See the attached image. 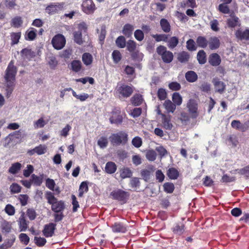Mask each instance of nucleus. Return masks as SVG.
I'll return each mask as SVG.
<instances>
[{
  "mask_svg": "<svg viewBox=\"0 0 249 249\" xmlns=\"http://www.w3.org/2000/svg\"><path fill=\"white\" fill-rule=\"evenodd\" d=\"M17 72V69L14 66V61L11 60L5 71L4 75V79L6 82L7 96H9L13 91L15 85Z\"/></svg>",
  "mask_w": 249,
  "mask_h": 249,
  "instance_id": "1",
  "label": "nucleus"
},
{
  "mask_svg": "<svg viewBox=\"0 0 249 249\" xmlns=\"http://www.w3.org/2000/svg\"><path fill=\"white\" fill-rule=\"evenodd\" d=\"M110 141L113 145H125L128 142V134L124 131L114 133L109 137Z\"/></svg>",
  "mask_w": 249,
  "mask_h": 249,
  "instance_id": "2",
  "label": "nucleus"
},
{
  "mask_svg": "<svg viewBox=\"0 0 249 249\" xmlns=\"http://www.w3.org/2000/svg\"><path fill=\"white\" fill-rule=\"evenodd\" d=\"M157 53L161 56L162 61L165 63H170L173 60V53L167 50L166 47L160 45L157 48Z\"/></svg>",
  "mask_w": 249,
  "mask_h": 249,
  "instance_id": "3",
  "label": "nucleus"
},
{
  "mask_svg": "<svg viewBox=\"0 0 249 249\" xmlns=\"http://www.w3.org/2000/svg\"><path fill=\"white\" fill-rule=\"evenodd\" d=\"M112 199L125 203L129 199L130 194L128 192L122 189H117L112 191L110 194Z\"/></svg>",
  "mask_w": 249,
  "mask_h": 249,
  "instance_id": "4",
  "label": "nucleus"
},
{
  "mask_svg": "<svg viewBox=\"0 0 249 249\" xmlns=\"http://www.w3.org/2000/svg\"><path fill=\"white\" fill-rule=\"evenodd\" d=\"M111 116L109 120L111 124H120L123 122V118L121 114V108L119 107H115L110 112Z\"/></svg>",
  "mask_w": 249,
  "mask_h": 249,
  "instance_id": "5",
  "label": "nucleus"
},
{
  "mask_svg": "<svg viewBox=\"0 0 249 249\" xmlns=\"http://www.w3.org/2000/svg\"><path fill=\"white\" fill-rule=\"evenodd\" d=\"M188 112L192 119H196L199 115L198 104L194 99H190L187 103Z\"/></svg>",
  "mask_w": 249,
  "mask_h": 249,
  "instance_id": "6",
  "label": "nucleus"
},
{
  "mask_svg": "<svg viewBox=\"0 0 249 249\" xmlns=\"http://www.w3.org/2000/svg\"><path fill=\"white\" fill-rule=\"evenodd\" d=\"M81 7L83 12L87 15L93 14L97 9L93 0H83Z\"/></svg>",
  "mask_w": 249,
  "mask_h": 249,
  "instance_id": "7",
  "label": "nucleus"
},
{
  "mask_svg": "<svg viewBox=\"0 0 249 249\" xmlns=\"http://www.w3.org/2000/svg\"><path fill=\"white\" fill-rule=\"evenodd\" d=\"M53 47L56 50L62 49L65 45L66 39L62 34H57L53 36L52 40Z\"/></svg>",
  "mask_w": 249,
  "mask_h": 249,
  "instance_id": "8",
  "label": "nucleus"
},
{
  "mask_svg": "<svg viewBox=\"0 0 249 249\" xmlns=\"http://www.w3.org/2000/svg\"><path fill=\"white\" fill-rule=\"evenodd\" d=\"M110 228L114 233H124L128 231V225L124 222L117 221L111 225Z\"/></svg>",
  "mask_w": 249,
  "mask_h": 249,
  "instance_id": "9",
  "label": "nucleus"
},
{
  "mask_svg": "<svg viewBox=\"0 0 249 249\" xmlns=\"http://www.w3.org/2000/svg\"><path fill=\"white\" fill-rule=\"evenodd\" d=\"M63 3H51L45 8V12L50 15L58 13L63 9Z\"/></svg>",
  "mask_w": 249,
  "mask_h": 249,
  "instance_id": "10",
  "label": "nucleus"
},
{
  "mask_svg": "<svg viewBox=\"0 0 249 249\" xmlns=\"http://www.w3.org/2000/svg\"><path fill=\"white\" fill-rule=\"evenodd\" d=\"M118 92L124 98L130 97L133 92L132 87L123 84L117 89Z\"/></svg>",
  "mask_w": 249,
  "mask_h": 249,
  "instance_id": "11",
  "label": "nucleus"
},
{
  "mask_svg": "<svg viewBox=\"0 0 249 249\" xmlns=\"http://www.w3.org/2000/svg\"><path fill=\"white\" fill-rule=\"evenodd\" d=\"M56 226V224L53 223H50L45 225L42 231L43 235L47 238L52 237L54 234Z\"/></svg>",
  "mask_w": 249,
  "mask_h": 249,
  "instance_id": "12",
  "label": "nucleus"
},
{
  "mask_svg": "<svg viewBox=\"0 0 249 249\" xmlns=\"http://www.w3.org/2000/svg\"><path fill=\"white\" fill-rule=\"evenodd\" d=\"M51 209L54 213L63 212L65 209V203L63 200H57L51 204Z\"/></svg>",
  "mask_w": 249,
  "mask_h": 249,
  "instance_id": "13",
  "label": "nucleus"
},
{
  "mask_svg": "<svg viewBox=\"0 0 249 249\" xmlns=\"http://www.w3.org/2000/svg\"><path fill=\"white\" fill-rule=\"evenodd\" d=\"M46 150L47 146L45 145L39 144L33 149L28 150L27 153L29 156H32L35 153L38 155H41L45 153Z\"/></svg>",
  "mask_w": 249,
  "mask_h": 249,
  "instance_id": "14",
  "label": "nucleus"
},
{
  "mask_svg": "<svg viewBox=\"0 0 249 249\" xmlns=\"http://www.w3.org/2000/svg\"><path fill=\"white\" fill-rule=\"evenodd\" d=\"M172 116L170 115H162L161 122L162 127L166 130H171L173 125L171 122Z\"/></svg>",
  "mask_w": 249,
  "mask_h": 249,
  "instance_id": "15",
  "label": "nucleus"
},
{
  "mask_svg": "<svg viewBox=\"0 0 249 249\" xmlns=\"http://www.w3.org/2000/svg\"><path fill=\"white\" fill-rule=\"evenodd\" d=\"M208 61L211 66L216 67L220 64L221 62V59L218 53H213L209 55Z\"/></svg>",
  "mask_w": 249,
  "mask_h": 249,
  "instance_id": "16",
  "label": "nucleus"
},
{
  "mask_svg": "<svg viewBox=\"0 0 249 249\" xmlns=\"http://www.w3.org/2000/svg\"><path fill=\"white\" fill-rule=\"evenodd\" d=\"M212 82L216 92L221 94L225 91L226 85L223 82L220 81L217 78H213Z\"/></svg>",
  "mask_w": 249,
  "mask_h": 249,
  "instance_id": "17",
  "label": "nucleus"
},
{
  "mask_svg": "<svg viewBox=\"0 0 249 249\" xmlns=\"http://www.w3.org/2000/svg\"><path fill=\"white\" fill-rule=\"evenodd\" d=\"M208 45L211 50H215L218 49L220 46V41L218 37L212 36L209 38Z\"/></svg>",
  "mask_w": 249,
  "mask_h": 249,
  "instance_id": "18",
  "label": "nucleus"
},
{
  "mask_svg": "<svg viewBox=\"0 0 249 249\" xmlns=\"http://www.w3.org/2000/svg\"><path fill=\"white\" fill-rule=\"evenodd\" d=\"M16 240V236L14 234H11L9 238L5 240L4 243L0 246V249H8L14 244Z\"/></svg>",
  "mask_w": 249,
  "mask_h": 249,
  "instance_id": "19",
  "label": "nucleus"
},
{
  "mask_svg": "<svg viewBox=\"0 0 249 249\" xmlns=\"http://www.w3.org/2000/svg\"><path fill=\"white\" fill-rule=\"evenodd\" d=\"M237 38L242 40H249V29H246L244 31L238 29L235 33Z\"/></svg>",
  "mask_w": 249,
  "mask_h": 249,
  "instance_id": "20",
  "label": "nucleus"
},
{
  "mask_svg": "<svg viewBox=\"0 0 249 249\" xmlns=\"http://www.w3.org/2000/svg\"><path fill=\"white\" fill-rule=\"evenodd\" d=\"M185 225L181 223H176L172 228L174 234L177 235H182L185 231Z\"/></svg>",
  "mask_w": 249,
  "mask_h": 249,
  "instance_id": "21",
  "label": "nucleus"
},
{
  "mask_svg": "<svg viewBox=\"0 0 249 249\" xmlns=\"http://www.w3.org/2000/svg\"><path fill=\"white\" fill-rule=\"evenodd\" d=\"M130 101L134 106H139L142 103L143 98L141 94L136 93L131 97Z\"/></svg>",
  "mask_w": 249,
  "mask_h": 249,
  "instance_id": "22",
  "label": "nucleus"
},
{
  "mask_svg": "<svg viewBox=\"0 0 249 249\" xmlns=\"http://www.w3.org/2000/svg\"><path fill=\"white\" fill-rule=\"evenodd\" d=\"M117 169V166L115 163L113 161H108L106 164L105 171L108 174L114 173Z\"/></svg>",
  "mask_w": 249,
  "mask_h": 249,
  "instance_id": "23",
  "label": "nucleus"
},
{
  "mask_svg": "<svg viewBox=\"0 0 249 249\" xmlns=\"http://www.w3.org/2000/svg\"><path fill=\"white\" fill-rule=\"evenodd\" d=\"M227 24L228 26L230 28H234L240 25L239 18L234 15L231 16V18L227 20Z\"/></svg>",
  "mask_w": 249,
  "mask_h": 249,
  "instance_id": "24",
  "label": "nucleus"
},
{
  "mask_svg": "<svg viewBox=\"0 0 249 249\" xmlns=\"http://www.w3.org/2000/svg\"><path fill=\"white\" fill-rule=\"evenodd\" d=\"M185 77L186 80L190 83H194L198 79L197 74L193 71H189L186 72Z\"/></svg>",
  "mask_w": 249,
  "mask_h": 249,
  "instance_id": "25",
  "label": "nucleus"
},
{
  "mask_svg": "<svg viewBox=\"0 0 249 249\" xmlns=\"http://www.w3.org/2000/svg\"><path fill=\"white\" fill-rule=\"evenodd\" d=\"M134 26L129 23L125 24L123 29V34L127 37H130L132 35Z\"/></svg>",
  "mask_w": 249,
  "mask_h": 249,
  "instance_id": "26",
  "label": "nucleus"
},
{
  "mask_svg": "<svg viewBox=\"0 0 249 249\" xmlns=\"http://www.w3.org/2000/svg\"><path fill=\"white\" fill-rule=\"evenodd\" d=\"M167 175L170 179L175 180L178 178L179 173L176 168L171 167L167 170Z\"/></svg>",
  "mask_w": 249,
  "mask_h": 249,
  "instance_id": "27",
  "label": "nucleus"
},
{
  "mask_svg": "<svg viewBox=\"0 0 249 249\" xmlns=\"http://www.w3.org/2000/svg\"><path fill=\"white\" fill-rule=\"evenodd\" d=\"M0 229L3 234H6L11 232L12 229L11 224L6 220H4L0 226Z\"/></svg>",
  "mask_w": 249,
  "mask_h": 249,
  "instance_id": "28",
  "label": "nucleus"
},
{
  "mask_svg": "<svg viewBox=\"0 0 249 249\" xmlns=\"http://www.w3.org/2000/svg\"><path fill=\"white\" fill-rule=\"evenodd\" d=\"M197 45L201 48H206L208 46V40L203 36H198L196 39Z\"/></svg>",
  "mask_w": 249,
  "mask_h": 249,
  "instance_id": "29",
  "label": "nucleus"
},
{
  "mask_svg": "<svg viewBox=\"0 0 249 249\" xmlns=\"http://www.w3.org/2000/svg\"><path fill=\"white\" fill-rule=\"evenodd\" d=\"M163 106L168 113H174L176 108V105L170 100H165L163 104Z\"/></svg>",
  "mask_w": 249,
  "mask_h": 249,
  "instance_id": "30",
  "label": "nucleus"
},
{
  "mask_svg": "<svg viewBox=\"0 0 249 249\" xmlns=\"http://www.w3.org/2000/svg\"><path fill=\"white\" fill-rule=\"evenodd\" d=\"M197 60L200 64H204L207 61L206 53L203 50H199L196 56Z\"/></svg>",
  "mask_w": 249,
  "mask_h": 249,
  "instance_id": "31",
  "label": "nucleus"
},
{
  "mask_svg": "<svg viewBox=\"0 0 249 249\" xmlns=\"http://www.w3.org/2000/svg\"><path fill=\"white\" fill-rule=\"evenodd\" d=\"M120 177L123 178H130L132 175L131 170L128 167H124L120 169Z\"/></svg>",
  "mask_w": 249,
  "mask_h": 249,
  "instance_id": "32",
  "label": "nucleus"
},
{
  "mask_svg": "<svg viewBox=\"0 0 249 249\" xmlns=\"http://www.w3.org/2000/svg\"><path fill=\"white\" fill-rule=\"evenodd\" d=\"M43 174L40 176H37L35 174H33L31 176V180L32 183L36 186H39L41 185L43 182Z\"/></svg>",
  "mask_w": 249,
  "mask_h": 249,
  "instance_id": "33",
  "label": "nucleus"
},
{
  "mask_svg": "<svg viewBox=\"0 0 249 249\" xmlns=\"http://www.w3.org/2000/svg\"><path fill=\"white\" fill-rule=\"evenodd\" d=\"M190 55L188 52L182 51L178 54V59L181 63H186L189 61Z\"/></svg>",
  "mask_w": 249,
  "mask_h": 249,
  "instance_id": "34",
  "label": "nucleus"
},
{
  "mask_svg": "<svg viewBox=\"0 0 249 249\" xmlns=\"http://www.w3.org/2000/svg\"><path fill=\"white\" fill-rule=\"evenodd\" d=\"M160 25L164 32L169 33L171 31V26L168 20L165 18L160 19Z\"/></svg>",
  "mask_w": 249,
  "mask_h": 249,
  "instance_id": "35",
  "label": "nucleus"
},
{
  "mask_svg": "<svg viewBox=\"0 0 249 249\" xmlns=\"http://www.w3.org/2000/svg\"><path fill=\"white\" fill-rule=\"evenodd\" d=\"M20 231H25L28 228V223L23 216H21L18 220Z\"/></svg>",
  "mask_w": 249,
  "mask_h": 249,
  "instance_id": "36",
  "label": "nucleus"
},
{
  "mask_svg": "<svg viewBox=\"0 0 249 249\" xmlns=\"http://www.w3.org/2000/svg\"><path fill=\"white\" fill-rule=\"evenodd\" d=\"M82 59L84 64L87 66H88L92 63L93 61V57L90 53H85L82 55Z\"/></svg>",
  "mask_w": 249,
  "mask_h": 249,
  "instance_id": "37",
  "label": "nucleus"
},
{
  "mask_svg": "<svg viewBox=\"0 0 249 249\" xmlns=\"http://www.w3.org/2000/svg\"><path fill=\"white\" fill-rule=\"evenodd\" d=\"M10 37L11 40L12 41L11 42V45L13 46L15 44H17L18 43L19 40L21 37V33L12 32L10 34Z\"/></svg>",
  "mask_w": 249,
  "mask_h": 249,
  "instance_id": "38",
  "label": "nucleus"
},
{
  "mask_svg": "<svg viewBox=\"0 0 249 249\" xmlns=\"http://www.w3.org/2000/svg\"><path fill=\"white\" fill-rule=\"evenodd\" d=\"M71 70L76 72H79L82 68V63L80 60H73L71 63Z\"/></svg>",
  "mask_w": 249,
  "mask_h": 249,
  "instance_id": "39",
  "label": "nucleus"
},
{
  "mask_svg": "<svg viewBox=\"0 0 249 249\" xmlns=\"http://www.w3.org/2000/svg\"><path fill=\"white\" fill-rule=\"evenodd\" d=\"M89 191L88 183L86 181H83L80 185L79 188V197H82L84 193H87Z\"/></svg>",
  "mask_w": 249,
  "mask_h": 249,
  "instance_id": "40",
  "label": "nucleus"
},
{
  "mask_svg": "<svg viewBox=\"0 0 249 249\" xmlns=\"http://www.w3.org/2000/svg\"><path fill=\"white\" fill-rule=\"evenodd\" d=\"M21 164L19 162L13 163L9 168L8 172L12 174H16L20 170Z\"/></svg>",
  "mask_w": 249,
  "mask_h": 249,
  "instance_id": "41",
  "label": "nucleus"
},
{
  "mask_svg": "<svg viewBox=\"0 0 249 249\" xmlns=\"http://www.w3.org/2000/svg\"><path fill=\"white\" fill-rule=\"evenodd\" d=\"M21 55L22 57H24L27 59L33 58L34 56V53L31 50L28 48H24L21 51Z\"/></svg>",
  "mask_w": 249,
  "mask_h": 249,
  "instance_id": "42",
  "label": "nucleus"
},
{
  "mask_svg": "<svg viewBox=\"0 0 249 249\" xmlns=\"http://www.w3.org/2000/svg\"><path fill=\"white\" fill-rule=\"evenodd\" d=\"M172 101L176 106H180L182 102V98L180 94L178 92H174L172 94Z\"/></svg>",
  "mask_w": 249,
  "mask_h": 249,
  "instance_id": "43",
  "label": "nucleus"
},
{
  "mask_svg": "<svg viewBox=\"0 0 249 249\" xmlns=\"http://www.w3.org/2000/svg\"><path fill=\"white\" fill-rule=\"evenodd\" d=\"M23 23L22 18L20 17L17 16L13 18L11 20V25L15 28H18L21 26Z\"/></svg>",
  "mask_w": 249,
  "mask_h": 249,
  "instance_id": "44",
  "label": "nucleus"
},
{
  "mask_svg": "<svg viewBox=\"0 0 249 249\" xmlns=\"http://www.w3.org/2000/svg\"><path fill=\"white\" fill-rule=\"evenodd\" d=\"M108 143V139L106 137H101L97 141V144L101 148H106Z\"/></svg>",
  "mask_w": 249,
  "mask_h": 249,
  "instance_id": "45",
  "label": "nucleus"
},
{
  "mask_svg": "<svg viewBox=\"0 0 249 249\" xmlns=\"http://www.w3.org/2000/svg\"><path fill=\"white\" fill-rule=\"evenodd\" d=\"M168 46L170 49L175 48L178 44V38L176 36H173L169 40L168 39Z\"/></svg>",
  "mask_w": 249,
  "mask_h": 249,
  "instance_id": "46",
  "label": "nucleus"
},
{
  "mask_svg": "<svg viewBox=\"0 0 249 249\" xmlns=\"http://www.w3.org/2000/svg\"><path fill=\"white\" fill-rule=\"evenodd\" d=\"M163 187L164 192L169 194L172 193L175 189V186L174 184L171 182L165 183Z\"/></svg>",
  "mask_w": 249,
  "mask_h": 249,
  "instance_id": "47",
  "label": "nucleus"
},
{
  "mask_svg": "<svg viewBox=\"0 0 249 249\" xmlns=\"http://www.w3.org/2000/svg\"><path fill=\"white\" fill-rule=\"evenodd\" d=\"M74 41L79 45H81L83 43L82 37V33L80 31H76L73 33Z\"/></svg>",
  "mask_w": 249,
  "mask_h": 249,
  "instance_id": "48",
  "label": "nucleus"
},
{
  "mask_svg": "<svg viewBox=\"0 0 249 249\" xmlns=\"http://www.w3.org/2000/svg\"><path fill=\"white\" fill-rule=\"evenodd\" d=\"M45 196L47 200L48 203L50 205L57 200V199L54 196L53 194L51 192H46Z\"/></svg>",
  "mask_w": 249,
  "mask_h": 249,
  "instance_id": "49",
  "label": "nucleus"
},
{
  "mask_svg": "<svg viewBox=\"0 0 249 249\" xmlns=\"http://www.w3.org/2000/svg\"><path fill=\"white\" fill-rule=\"evenodd\" d=\"M112 57L113 62L117 64L119 63L122 59V55L121 53L118 50H114L112 53Z\"/></svg>",
  "mask_w": 249,
  "mask_h": 249,
  "instance_id": "50",
  "label": "nucleus"
},
{
  "mask_svg": "<svg viewBox=\"0 0 249 249\" xmlns=\"http://www.w3.org/2000/svg\"><path fill=\"white\" fill-rule=\"evenodd\" d=\"M152 37L155 39L157 42H160L161 41L167 42L168 39V35L165 34L154 35L152 36Z\"/></svg>",
  "mask_w": 249,
  "mask_h": 249,
  "instance_id": "51",
  "label": "nucleus"
},
{
  "mask_svg": "<svg viewBox=\"0 0 249 249\" xmlns=\"http://www.w3.org/2000/svg\"><path fill=\"white\" fill-rule=\"evenodd\" d=\"M117 46L120 48H124L126 46V40L124 36H119L116 40Z\"/></svg>",
  "mask_w": 249,
  "mask_h": 249,
  "instance_id": "52",
  "label": "nucleus"
},
{
  "mask_svg": "<svg viewBox=\"0 0 249 249\" xmlns=\"http://www.w3.org/2000/svg\"><path fill=\"white\" fill-rule=\"evenodd\" d=\"M187 49L190 51H196L197 47L196 45V43L193 39H189L186 42Z\"/></svg>",
  "mask_w": 249,
  "mask_h": 249,
  "instance_id": "53",
  "label": "nucleus"
},
{
  "mask_svg": "<svg viewBox=\"0 0 249 249\" xmlns=\"http://www.w3.org/2000/svg\"><path fill=\"white\" fill-rule=\"evenodd\" d=\"M190 118H191L190 115H189L185 112H182L180 113L179 120L182 124H186L190 121Z\"/></svg>",
  "mask_w": 249,
  "mask_h": 249,
  "instance_id": "54",
  "label": "nucleus"
},
{
  "mask_svg": "<svg viewBox=\"0 0 249 249\" xmlns=\"http://www.w3.org/2000/svg\"><path fill=\"white\" fill-rule=\"evenodd\" d=\"M146 157L149 161H154L156 159L157 153L153 150H149L146 153Z\"/></svg>",
  "mask_w": 249,
  "mask_h": 249,
  "instance_id": "55",
  "label": "nucleus"
},
{
  "mask_svg": "<svg viewBox=\"0 0 249 249\" xmlns=\"http://www.w3.org/2000/svg\"><path fill=\"white\" fill-rule=\"evenodd\" d=\"M228 4L222 3L219 5L218 10L223 14H229L230 10Z\"/></svg>",
  "mask_w": 249,
  "mask_h": 249,
  "instance_id": "56",
  "label": "nucleus"
},
{
  "mask_svg": "<svg viewBox=\"0 0 249 249\" xmlns=\"http://www.w3.org/2000/svg\"><path fill=\"white\" fill-rule=\"evenodd\" d=\"M134 35L136 39L139 41H142L144 37V35L143 31L140 29L136 30L134 32Z\"/></svg>",
  "mask_w": 249,
  "mask_h": 249,
  "instance_id": "57",
  "label": "nucleus"
},
{
  "mask_svg": "<svg viewBox=\"0 0 249 249\" xmlns=\"http://www.w3.org/2000/svg\"><path fill=\"white\" fill-rule=\"evenodd\" d=\"M157 96L159 100H164L167 97V92L165 89L160 88L157 92Z\"/></svg>",
  "mask_w": 249,
  "mask_h": 249,
  "instance_id": "58",
  "label": "nucleus"
},
{
  "mask_svg": "<svg viewBox=\"0 0 249 249\" xmlns=\"http://www.w3.org/2000/svg\"><path fill=\"white\" fill-rule=\"evenodd\" d=\"M127 50L129 52H134L136 48V43L132 40H129L126 43Z\"/></svg>",
  "mask_w": 249,
  "mask_h": 249,
  "instance_id": "59",
  "label": "nucleus"
},
{
  "mask_svg": "<svg viewBox=\"0 0 249 249\" xmlns=\"http://www.w3.org/2000/svg\"><path fill=\"white\" fill-rule=\"evenodd\" d=\"M34 241L35 244L38 247H42L44 246L47 242V241L45 238L41 237H35Z\"/></svg>",
  "mask_w": 249,
  "mask_h": 249,
  "instance_id": "60",
  "label": "nucleus"
},
{
  "mask_svg": "<svg viewBox=\"0 0 249 249\" xmlns=\"http://www.w3.org/2000/svg\"><path fill=\"white\" fill-rule=\"evenodd\" d=\"M10 189L11 193L16 194L20 192L21 187L18 183H13L11 185Z\"/></svg>",
  "mask_w": 249,
  "mask_h": 249,
  "instance_id": "61",
  "label": "nucleus"
},
{
  "mask_svg": "<svg viewBox=\"0 0 249 249\" xmlns=\"http://www.w3.org/2000/svg\"><path fill=\"white\" fill-rule=\"evenodd\" d=\"M27 215L30 220H33L36 217V213L33 208L28 209L26 212Z\"/></svg>",
  "mask_w": 249,
  "mask_h": 249,
  "instance_id": "62",
  "label": "nucleus"
},
{
  "mask_svg": "<svg viewBox=\"0 0 249 249\" xmlns=\"http://www.w3.org/2000/svg\"><path fill=\"white\" fill-rule=\"evenodd\" d=\"M5 212L9 215L12 216L15 213V207L11 204L6 205L4 209Z\"/></svg>",
  "mask_w": 249,
  "mask_h": 249,
  "instance_id": "63",
  "label": "nucleus"
},
{
  "mask_svg": "<svg viewBox=\"0 0 249 249\" xmlns=\"http://www.w3.org/2000/svg\"><path fill=\"white\" fill-rule=\"evenodd\" d=\"M181 6L182 7H189L194 8L196 7V0H187L186 2H182Z\"/></svg>",
  "mask_w": 249,
  "mask_h": 249,
  "instance_id": "64",
  "label": "nucleus"
}]
</instances>
